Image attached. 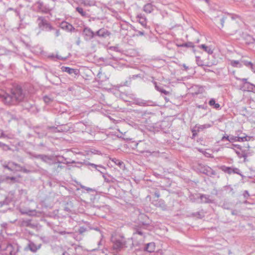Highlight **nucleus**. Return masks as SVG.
<instances>
[{
	"label": "nucleus",
	"mask_w": 255,
	"mask_h": 255,
	"mask_svg": "<svg viewBox=\"0 0 255 255\" xmlns=\"http://www.w3.org/2000/svg\"><path fill=\"white\" fill-rule=\"evenodd\" d=\"M201 172L209 176H213L216 174V172L211 167L205 166L202 168Z\"/></svg>",
	"instance_id": "13"
},
{
	"label": "nucleus",
	"mask_w": 255,
	"mask_h": 255,
	"mask_svg": "<svg viewBox=\"0 0 255 255\" xmlns=\"http://www.w3.org/2000/svg\"><path fill=\"white\" fill-rule=\"evenodd\" d=\"M75 127L79 131L84 132L86 129V126L82 122L76 123Z\"/></svg>",
	"instance_id": "22"
},
{
	"label": "nucleus",
	"mask_w": 255,
	"mask_h": 255,
	"mask_svg": "<svg viewBox=\"0 0 255 255\" xmlns=\"http://www.w3.org/2000/svg\"><path fill=\"white\" fill-rule=\"evenodd\" d=\"M111 242L113 244L114 250L117 251H120L125 246L126 244L125 238L123 236L117 234L112 236Z\"/></svg>",
	"instance_id": "3"
},
{
	"label": "nucleus",
	"mask_w": 255,
	"mask_h": 255,
	"mask_svg": "<svg viewBox=\"0 0 255 255\" xmlns=\"http://www.w3.org/2000/svg\"><path fill=\"white\" fill-rule=\"evenodd\" d=\"M125 96V95H121L122 98L124 101H128V97H127V98H124V96Z\"/></svg>",
	"instance_id": "59"
},
{
	"label": "nucleus",
	"mask_w": 255,
	"mask_h": 255,
	"mask_svg": "<svg viewBox=\"0 0 255 255\" xmlns=\"http://www.w3.org/2000/svg\"><path fill=\"white\" fill-rule=\"evenodd\" d=\"M222 207L225 209H230L231 208V205L229 203L224 202L222 205Z\"/></svg>",
	"instance_id": "42"
},
{
	"label": "nucleus",
	"mask_w": 255,
	"mask_h": 255,
	"mask_svg": "<svg viewBox=\"0 0 255 255\" xmlns=\"http://www.w3.org/2000/svg\"><path fill=\"white\" fill-rule=\"evenodd\" d=\"M90 166L93 167V168H95L97 169V168H102V169L105 170V168L102 165H96L94 163H89V164Z\"/></svg>",
	"instance_id": "41"
},
{
	"label": "nucleus",
	"mask_w": 255,
	"mask_h": 255,
	"mask_svg": "<svg viewBox=\"0 0 255 255\" xmlns=\"http://www.w3.org/2000/svg\"><path fill=\"white\" fill-rule=\"evenodd\" d=\"M18 250L19 247L16 244L12 245L6 242L0 243V251L5 255H17Z\"/></svg>",
	"instance_id": "2"
},
{
	"label": "nucleus",
	"mask_w": 255,
	"mask_h": 255,
	"mask_svg": "<svg viewBox=\"0 0 255 255\" xmlns=\"http://www.w3.org/2000/svg\"><path fill=\"white\" fill-rule=\"evenodd\" d=\"M197 128H196V126H195L192 129V133H197L199 132V130H197Z\"/></svg>",
	"instance_id": "52"
},
{
	"label": "nucleus",
	"mask_w": 255,
	"mask_h": 255,
	"mask_svg": "<svg viewBox=\"0 0 255 255\" xmlns=\"http://www.w3.org/2000/svg\"><path fill=\"white\" fill-rule=\"evenodd\" d=\"M55 57H56L57 59H59V60H66V57H62V56H60V55H58V54H56V55H55Z\"/></svg>",
	"instance_id": "48"
},
{
	"label": "nucleus",
	"mask_w": 255,
	"mask_h": 255,
	"mask_svg": "<svg viewBox=\"0 0 255 255\" xmlns=\"http://www.w3.org/2000/svg\"><path fill=\"white\" fill-rule=\"evenodd\" d=\"M111 32L105 28H101L96 32V35L102 38L110 36Z\"/></svg>",
	"instance_id": "12"
},
{
	"label": "nucleus",
	"mask_w": 255,
	"mask_h": 255,
	"mask_svg": "<svg viewBox=\"0 0 255 255\" xmlns=\"http://www.w3.org/2000/svg\"><path fill=\"white\" fill-rule=\"evenodd\" d=\"M5 182H9V180H10V183H14L16 181V178L14 177H6L5 178Z\"/></svg>",
	"instance_id": "37"
},
{
	"label": "nucleus",
	"mask_w": 255,
	"mask_h": 255,
	"mask_svg": "<svg viewBox=\"0 0 255 255\" xmlns=\"http://www.w3.org/2000/svg\"><path fill=\"white\" fill-rule=\"evenodd\" d=\"M220 22L222 25V27H223L225 23V17H223L220 19Z\"/></svg>",
	"instance_id": "53"
},
{
	"label": "nucleus",
	"mask_w": 255,
	"mask_h": 255,
	"mask_svg": "<svg viewBox=\"0 0 255 255\" xmlns=\"http://www.w3.org/2000/svg\"><path fill=\"white\" fill-rule=\"evenodd\" d=\"M83 34L86 40H90L96 36V33L88 27H85L84 28L83 30Z\"/></svg>",
	"instance_id": "5"
},
{
	"label": "nucleus",
	"mask_w": 255,
	"mask_h": 255,
	"mask_svg": "<svg viewBox=\"0 0 255 255\" xmlns=\"http://www.w3.org/2000/svg\"><path fill=\"white\" fill-rule=\"evenodd\" d=\"M155 7V6L152 3H147L144 5L143 10L145 12L150 13L154 10Z\"/></svg>",
	"instance_id": "18"
},
{
	"label": "nucleus",
	"mask_w": 255,
	"mask_h": 255,
	"mask_svg": "<svg viewBox=\"0 0 255 255\" xmlns=\"http://www.w3.org/2000/svg\"><path fill=\"white\" fill-rule=\"evenodd\" d=\"M37 23L38 27L42 30L49 31L54 29L44 16H39L37 19Z\"/></svg>",
	"instance_id": "4"
},
{
	"label": "nucleus",
	"mask_w": 255,
	"mask_h": 255,
	"mask_svg": "<svg viewBox=\"0 0 255 255\" xmlns=\"http://www.w3.org/2000/svg\"><path fill=\"white\" fill-rule=\"evenodd\" d=\"M247 43L248 44L254 43L255 42V39L250 35H247L246 36Z\"/></svg>",
	"instance_id": "29"
},
{
	"label": "nucleus",
	"mask_w": 255,
	"mask_h": 255,
	"mask_svg": "<svg viewBox=\"0 0 255 255\" xmlns=\"http://www.w3.org/2000/svg\"><path fill=\"white\" fill-rule=\"evenodd\" d=\"M55 35L56 37H58L60 35V31L58 29L55 30Z\"/></svg>",
	"instance_id": "57"
},
{
	"label": "nucleus",
	"mask_w": 255,
	"mask_h": 255,
	"mask_svg": "<svg viewBox=\"0 0 255 255\" xmlns=\"http://www.w3.org/2000/svg\"><path fill=\"white\" fill-rule=\"evenodd\" d=\"M61 69L63 72H67L70 75L74 74L77 75L79 73V71L77 69L71 68L69 67L62 66Z\"/></svg>",
	"instance_id": "16"
},
{
	"label": "nucleus",
	"mask_w": 255,
	"mask_h": 255,
	"mask_svg": "<svg viewBox=\"0 0 255 255\" xmlns=\"http://www.w3.org/2000/svg\"><path fill=\"white\" fill-rule=\"evenodd\" d=\"M152 204L156 207L161 208L164 210L166 208V205L164 201L162 199H157L152 201Z\"/></svg>",
	"instance_id": "19"
},
{
	"label": "nucleus",
	"mask_w": 255,
	"mask_h": 255,
	"mask_svg": "<svg viewBox=\"0 0 255 255\" xmlns=\"http://www.w3.org/2000/svg\"><path fill=\"white\" fill-rule=\"evenodd\" d=\"M76 10L77 12H78L81 16L85 17H88V14L84 10L83 8L81 7H77L76 8Z\"/></svg>",
	"instance_id": "27"
},
{
	"label": "nucleus",
	"mask_w": 255,
	"mask_h": 255,
	"mask_svg": "<svg viewBox=\"0 0 255 255\" xmlns=\"http://www.w3.org/2000/svg\"><path fill=\"white\" fill-rule=\"evenodd\" d=\"M199 47L203 49L207 53L211 54L213 53V51L211 48L205 44H201L199 46Z\"/></svg>",
	"instance_id": "28"
},
{
	"label": "nucleus",
	"mask_w": 255,
	"mask_h": 255,
	"mask_svg": "<svg viewBox=\"0 0 255 255\" xmlns=\"http://www.w3.org/2000/svg\"><path fill=\"white\" fill-rule=\"evenodd\" d=\"M85 231H86V229L84 227H80V229H79V232L81 234H82L84 232H85Z\"/></svg>",
	"instance_id": "50"
},
{
	"label": "nucleus",
	"mask_w": 255,
	"mask_h": 255,
	"mask_svg": "<svg viewBox=\"0 0 255 255\" xmlns=\"http://www.w3.org/2000/svg\"><path fill=\"white\" fill-rule=\"evenodd\" d=\"M154 85L155 86V88L158 91L161 92V93L164 94L165 95H168L170 94V92L168 91H166L165 89H164L163 88L158 86L157 85V83L156 82H153Z\"/></svg>",
	"instance_id": "25"
},
{
	"label": "nucleus",
	"mask_w": 255,
	"mask_h": 255,
	"mask_svg": "<svg viewBox=\"0 0 255 255\" xmlns=\"http://www.w3.org/2000/svg\"><path fill=\"white\" fill-rule=\"evenodd\" d=\"M44 154H35L34 157L36 158H39L42 161Z\"/></svg>",
	"instance_id": "47"
},
{
	"label": "nucleus",
	"mask_w": 255,
	"mask_h": 255,
	"mask_svg": "<svg viewBox=\"0 0 255 255\" xmlns=\"http://www.w3.org/2000/svg\"><path fill=\"white\" fill-rule=\"evenodd\" d=\"M38 9L43 13H48L52 10V8H50L47 5H44L43 2L38 1L37 2Z\"/></svg>",
	"instance_id": "9"
},
{
	"label": "nucleus",
	"mask_w": 255,
	"mask_h": 255,
	"mask_svg": "<svg viewBox=\"0 0 255 255\" xmlns=\"http://www.w3.org/2000/svg\"><path fill=\"white\" fill-rule=\"evenodd\" d=\"M196 61L197 62V64L199 66H202L203 65V61L201 60L200 57L196 56Z\"/></svg>",
	"instance_id": "44"
},
{
	"label": "nucleus",
	"mask_w": 255,
	"mask_h": 255,
	"mask_svg": "<svg viewBox=\"0 0 255 255\" xmlns=\"http://www.w3.org/2000/svg\"><path fill=\"white\" fill-rule=\"evenodd\" d=\"M6 197L0 196V207L3 205L7 204V203L6 202Z\"/></svg>",
	"instance_id": "36"
},
{
	"label": "nucleus",
	"mask_w": 255,
	"mask_h": 255,
	"mask_svg": "<svg viewBox=\"0 0 255 255\" xmlns=\"http://www.w3.org/2000/svg\"><path fill=\"white\" fill-rule=\"evenodd\" d=\"M40 239L44 243H48L50 241L49 238L46 236H41Z\"/></svg>",
	"instance_id": "39"
},
{
	"label": "nucleus",
	"mask_w": 255,
	"mask_h": 255,
	"mask_svg": "<svg viewBox=\"0 0 255 255\" xmlns=\"http://www.w3.org/2000/svg\"><path fill=\"white\" fill-rule=\"evenodd\" d=\"M80 41H80V37H79L78 39V40L76 41L77 45H79L80 44Z\"/></svg>",
	"instance_id": "64"
},
{
	"label": "nucleus",
	"mask_w": 255,
	"mask_h": 255,
	"mask_svg": "<svg viewBox=\"0 0 255 255\" xmlns=\"http://www.w3.org/2000/svg\"><path fill=\"white\" fill-rule=\"evenodd\" d=\"M220 168L223 171L229 174H231L233 173L240 174V170L237 168H233L230 167H227L225 165H223Z\"/></svg>",
	"instance_id": "10"
},
{
	"label": "nucleus",
	"mask_w": 255,
	"mask_h": 255,
	"mask_svg": "<svg viewBox=\"0 0 255 255\" xmlns=\"http://www.w3.org/2000/svg\"><path fill=\"white\" fill-rule=\"evenodd\" d=\"M238 80L244 83L242 88H244V91H247L248 92L253 91L254 88L255 87V85L248 82V79L239 78Z\"/></svg>",
	"instance_id": "6"
},
{
	"label": "nucleus",
	"mask_w": 255,
	"mask_h": 255,
	"mask_svg": "<svg viewBox=\"0 0 255 255\" xmlns=\"http://www.w3.org/2000/svg\"><path fill=\"white\" fill-rule=\"evenodd\" d=\"M139 77V75L138 74L133 75H132V76L130 77V79H135V78Z\"/></svg>",
	"instance_id": "55"
},
{
	"label": "nucleus",
	"mask_w": 255,
	"mask_h": 255,
	"mask_svg": "<svg viewBox=\"0 0 255 255\" xmlns=\"http://www.w3.org/2000/svg\"><path fill=\"white\" fill-rule=\"evenodd\" d=\"M154 195L157 198H158L159 197H160V194H159V192L157 191H156L155 192H154Z\"/></svg>",
	"instance_id": "56"
},
{
	"label": "nucleus",
	"mask_w": 255,
	"mask_h": 255,
	"mask_svg": "<svg viewBox=\"0 0 255 255\" xmlns=\"http://www.w3.org/2000/svg\"><path fill=\"white\" fill-rule=\"evenodd\" d=\"M231 65L234 67H241V64L238 60H231Z\"/></svg>",
	"instance_id": "31"
},
{
	"label": "nucleus",
	"mask_w": 255,
	"mask_h": 255,
	"mask_svg": "<svg viewBox=\"0 0 255 255\" xmlns=\"http://www.w3.org/2000/svg\"><path fill=\"white\" fill-rule=\"evenodd\" d=\"M100 173L103 174V177L106 182L109 183L110 182V181L106 177L105 175L104 174V173L103 171H100Z\"/></svg>",
	"instance_id": "49"
},
{
	"label": "nucleus",
	"mask_w": 255,
	"mask_h": 255,
	"mask_svg": "<svg viewBox=\"0 0 255 255\" xmlns=\"http://www.w3.org/2000/svg\"><path fill=\"white\" fill-rule=\"evenodd\" d=\"M4 134L3 133V132L0 129V138L1 137H4Z\"/></svg>",
	"instance_id": "63"
},
{
	"label": "nucleus",
	"mask_w": 255,
	"mask_h": 255,
	"mask_svg": "<svg viewBox=\"0 0 255 255\" xmlns=\"http://www.w3.org/2000/svg\"><path fill=\"white\" fill-rule=\"evenodd\" d=\"M60 26L63 29L66 30L69 32L74 31L75 30V28L72 24L66 21L62 22L61 23Z\"/></svg>",
	"instance_id": "14"
},
{
	"label": "nucleus",
	"mask_w": 255,
	"mask_h": 255,
	"mask_svg": "<svg viewBox=\"0 0 255 255\" xmlns=\"http://www.w3.org/2000/svg\"><path fill=\"white\" fill-rule=\"evenodd\" d=\"M196 128H197V130L199 131H202L206 128H210L212 126V125L207 124L204 125H196Z\"/></svg>",
	"instance_id": "26"
},
{
	"label": "nucleus",
	"mask_w": 255,
	"mask_h": 255,
	"mask_svg": "<svg viewBox=\"0 0 255 255\" xmlns=\"http://www.w3.org/2000/svg\"><path fill=\"white\" fill-rule=\"evenodd\" d=\"M238 141L241 142V141H248L250 139V137H248L247 136H244V137H238Z\"/></svg>",
	"instance_id": "40"
},
{
	"label": "nucleus",
	"mask_w": 255,
	"mask_h": 255,
	"mask_svg": "<svg viewBox=\"0 0 255 255\" xmlns=\"http://www.w3.org/2000/svg\"><path fill=\"white\" fill-rule=\"evenodd\" d=\"M178 46L194 48V45L193 43L191 42H188L185 43H183L182 44H181L180 45H178Z\"/></svg>",
	"instance_id": "32"
},
{
	"label": "nucleus",
	"mask_w": 255,
	"mask_h": 255,
	"mask_svg": "<svg viewBox=\"0 0 255 255\" xmlns=\"http://www.w3.org/2000/svg\"><path fill=\"white\" fill-rule=\"evenodd\" d=\"M137 18L138 19V21L142 26L144 27L146 26V19L143 15L142 14H138Z\"/></svg>",
	"instance_id": "21"
},
{
	"label": "nucleus",
	"mask_w": 255,
	"mask_h": 255,
	"mask_svg": "<svg viewBox=\"0 0 255 255\" xmlns=\"http://www.w3.org/2000/svg\"><path fill=\"white\" fill-rule=\"evenodd\" d=\"M24 97L25 94L19 86L13 88L9 93L4 91H0V101L7 105H13L17 102H20Z\"/></svg>",
	"instance_id": "1"
},
{
	"label": "nucleus",
	"mask_w": 255,
	"mask_h": 255,
	"mask_svg": "<svg viewBox=\"0 0 255 255\" xmlns=\"http://www.w3.org/2000/svg\"><path fill=\"white\" fill-rule=\"evenodd\" d=\"M43 100L45 103H47L52 101V99L48 96H45L43 97Z\"/></svg>",
	"instance_id": "46"
},
{
	"label": "nucleus",
	"mask_w": 255,
	"mask_h": 255,
	"mask_svg": "<svg viewBox=\"0 0 255 255\" xmlns=\"http://www.w3.org/2000/svg\"><path fill=\"white\" fill-rule=\"evenodd\" d=\"M252 71L255 73V65L253 64V66L251 68Z\"/></svg>",
	"instance_id": "60"
},
{
	"label": "nucleus",
	"mask_w": 255,
	"mask_h": 255,
	"mask_svg": "<svg viewBox=\"0 0 255 255\" xmlns=\"http://www.w3.org/2000/svg\"><path fill=\"white\" fill-rule=\"evenodd\" d=\"M42 161L48 164L49 165H55L57 163H62V162L57 160L56 157L53 156H48L44 155Z\"/></svg>",
	"instance_id": "7"
},
{
	"label": "nucleus",
	"mask_w": 255,
	"mask_h": 255,
	"mask_svg": "<svg viewBox=\"0 0 255 255\" xmlns=\"http://www.w3.org/2000/svg\"><path fill=\"white\" fill-rule=\"evenodd\" d=\"M58 164L56 166V164L54 165V167H53V170H54V172H56V173H58L60 171L62 168L64 167L63 166L60 165V163H58Z\"/></svg>",
	"instance_id": "33"
},
{
	"label": "nucleus",
	"mask_w": 255,
	"mask_h": 255,
	"mask_svg": "<svg viewBox=\"0 0 255 255\" xmlns=\"http://www.w3.org/2000/svg\"><path fill=\"white\" fill-rule=\"evenodd\" d=\"M183 68H184V70L187 71L188 69V67L185 64H183L182 65Z\"/></svg>",
	"instance_id": "61"
},
{
	"label": "nucleus",
	"mask_w": 255,
	"mask_h": 255,
	"mask_svg": "<svg viewBox=\"0 0 255 255\" xmlns=\"http://www.w3.org/2000/svg\"><path fill=\"white\" fill-rule=\"evenodd\" d=\"M22 214H25L26 215H28L29 216H34L36 214V211L35 210H28L26 211L25 212H22Z\"/></svg>",
	"instance_id": "35"
},
{
	"label": "nucleus",
	"mask_w": 255,
	"mask_h": 255,
	"mask_svg": "<svg viewBox=\"0 0 255 255\" xmlns=\"http://www.w3.org/2000/svg\"><path fill=\"white\" fill-rule=\"evenodd\" d=\"M200 198L202 203H212L214 202V200L210 198V196L208 195L200 194Z\"/></svg>",
	"instance_id": "17"
},
{
	"label": "nucleus",
	"mask_w": 255,
	"mask_h": 255,
	"mask_svg": "<svg viewBox=\"0 0 255 255\" xmlns=\"http://www.w3.org/2000/svg\"><path fill=\"white\" fill-rule=\"evenodd\" d=\"M81 3L86 6H91L95 4L94 0H80Z\"/></svg>",
	"instance_id": "23"
},
{
	"label": "nucleus",
	"mask_w": 255,
	"mask_h": 255,
	"mask_svg": "<svg viewBox=\"0 0 255 255\" xmlns=\"http://www.w3.org/2000/svg\"><path fill=\"white\" fill-rule=\"evenodd\" d=\"M110 159L115 163V164L118 165L120 167H121L123 164H124V162L116 158H110Z\"/></svg>",
	"instance_id": "30"
},
{
	"label": "nucleus",
	"mask_w": 255,
	"mask_h": 255,
	"mask_svg": "<svg viewBox=\"0 0 255 255\" xmlns=\"http://www.w3.org/2000/svg\"><path fill=\"white\" fill-rule=\"evenodd\" d=\"M136 104L141 106H153L155 105V103L152 101L139 99L136 101Z\"/></svg>",
	"instance_id": "15"
},
{
	"label": "nucleus",
	"mask_w": 255,
	"mask_h": 255,
	"mask_svg": "<svg viewBox=\"0 0 255 255\" xmlns=\"http://www.w3.org/2000/svg\"><path fill=\"white\" fill-rule=\"evenodd\" d=\"M209 105L215 108L217 110H219L220 108V105L216 103L215 100L214 99H211L209 102Z\"/></svg>",
	"instance_id": "24"
},
{
	"label": "nucleus",
	"mask_w": 255,
	"mask_h": 255,
	"mask_svg": "<svg viewBox=\"0 0 255 255\" xmlns=\"http://www.w3.org/2000/svg\"><path fill=\"white\" fill-rule=\"evenodd\" d=\"M138 33L139 35L142 36L144 35V32L141 31H138Z\"/></svg>",
	"instance_id": "62"
},
{
	"label": "nucleus",
	"mask_w": 255,
	"mask_h": 255,
	"mask_svg": "<svg viewBox=\"0 0 255 255\" xmlns=\"http://www.w3.org/2000/svg\"><path fill=\"white\" fill-rule=\"evenodd\" d=\"M41 247V245H36L33 242L29 241L27 245L25 248V250H29L33 253H35Z\"/></svg>",
	"instance_id": "11"
},
{
	"label": "nucleus",
	"mask_w": 255,
	"mask_h": 255,
	"mask_svg": "<svg viewBox=\"0 0 255 255\" xmlns=\"http://www.w3.org/2000/svg\"><path fill=\"white\" fill-rule=\"evenodd\" d=\"M238 136H230L229 139H228V141L230 142L232 141H238Z\"/></svg>",
	"instance_id": "43"
},
{
	"label": "nucleus",
	"mask_w": 255,
	"mask_h": 255,
	"mask_svg": "<svg viewBox=\"0 0 255 255\" xmlns=\"http://www.w3.org/2000/svg\"><path fill=\"white\" fill-rule=\"evenodd\" d=\"M155 249V245L154 243H149L146 245V246L144 248V250L149 252L152 253L154 251Z\"/></svg>",
	"instance_id": "20"
},
{
	"label": "nucleus",
	"mask_w": 255,
	"mask_h": 255,
	"mask_svg": "<svg viewBox=\"0 0 255 255\" xmlns=\"http://www.w3.org/2000/svg\"><path fill=\"white\" fill-rule=\"evenodd\" d=\"M22 225L23 226L30 227L31 226V220H27L22 222Z\"/></svg>",
	"instance_id": "38"
},
{
	"label": "nucleus",
	"mask_w": 255,
	"mask_h": 255,
	"mask_svg": "<svg viewBox=\"0 0 255 255\" xmlns=\"http://www.w3.org/2000/svg\"><path fill=\"white\" fill-rule=\"evenodd\" d=\"M249 193L248 192V191L246 190L245 191L244 193V197L247 198L249 196Z\"/></svg>",
	"instance_id": "54"
},
{
	"label": "nucleus",
	"mask_w": 255,
	"mask_h": 255,
	"mask_svg": "<svg viewBox=\"0 0 255 255\" xmlns=\"http://www.w3.org/2000/svg\"><path fill=\"white\" fill-rule=\"evenodd\" d=\"M82 188L85 189L87 191H95L94 189H93L92 188H89V187H85V186H82Z\"/></svg>",
	"instance_id": "51"
},
{
	"label": "nucleus",
	"mask_w": 255,
	"mask_h": 255,
	"mask_svg": "<svg viewBox=\"0 0 255 255\" xmlns=\"http://www.w3.org/2000/svg\"><path fill=\"white\" fill-rule=\"evenodd\" d=\"M4 168L8 169L10 171H22V167L18 164L10 162H8V164L4 165Z\"/></svg>",
	"instance_id": "8"
},
{
	"label": "nucleus",
	"mask_w": 255,
	"mask_h": 255,
	"mask_svg": "<svg viewBox=\"0 0 255 255\" xmlns=\"http://www.w3.org/2000/svg\"><path fill=\"white\" fill-rule=\"evenodd\" d=\"M229 136H224L222 138V140L224 141L225 139L228 140V139H229Z\"/></svg>",
	"instance_id": "58"
},
{
	"label": "nucleus",
	"mask_w": 255,
	"mask_h": 255,
	"mask_svg": "<svg viewBox=\"0 0 255 255\" xmlns=\"http://www.w3.org/2000/svg\"><path fill=\"white\" fill-rule=\"evenodd\" d=\"M244 64L245 66H246L247 67H250V68H251L253 65V64L251 62L248 61H244Z\"/></svg>",
	"instance_id": "45"
},
{
	"label": "nucleus",
	"mask_w": 255,
	"mask_h": 255,
	"mask_svg": "<svg viewBox=\"0 0 255 255\" xmlns=\"http://www.w3.org/2000/svg\"><path fill=\"white\" fill-rule=\"evenodd\" d=\"M47 129H48L50 131L52 132H56L60 131V129H59L57 127H48L47 128Z\"/></svg>",
	"instance_id": "34"
}]
</instances>
